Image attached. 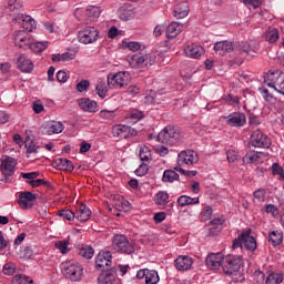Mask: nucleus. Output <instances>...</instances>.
<instances>
[{
  "mask_svg": "<svg viewBox=\"0 0 284 284\" xmlns=\"http://www.w3.org/2000/svg\"><path fill=\"white\" fill-rule=\"evenodd\" d=\"M64 126L63 123L61 122H49L45 126H44V133L52 135V134H61V132H63Z\"/></svg>",
  "mask_w": 284,
  "mask_h": 284,
  "instance_id": "28",
  "label": "nucleus"
},
{
  "mask_svg": "<svg viewBox=\"0 0 284 284\" xmlns=\"http://www.w3.org/2000/svg\"><path fill=\"white\" fill-rule=\"evenodd\" d=\"M267 88H273L275 92L284 95V73L281 71H271L264 77Z\"/></svg>",
  "mask_w": 284,
  "mask_h": 284,
  "instance_id": "5",
  "label": "nucleus"
},
{
  "mask_svg": "<svg viewBox=\"0 0 284 284\" xmlns=\"http://www.w3.org/2000/svg\"><path fill=\"white\" fill-rule=\"evenodd\" d=\"M226 159L229 163H234L239 159V154H236V151L230 150L226 152Z\"/></svg>",
  "mask_w": 284,
  "mask_h": 284,
  "instance_id": "62",
  "label": "nucleus"
},
{
  "mask_svg": "<svg viewBox=\"0 0 284 284\" xmlns=\"http://www.w3.org/2000/svg\"><path fill=\"white\" fill-rule=\"evenodd\" d=\"M130 81H132V77L130 75V72L126 71L108 77V85H112L113 88H124Z\"/></svg>",
  "mask_w": 284,
  "mask_h": 284,
  "instance_id": "9",
  "label": "nucleus"
},
{
  "mask_svg": "<svg viewBox=\"0 0 284 284\" xmlns=\"http://www.w3.org/2000/svg\"><path fill=\"white\" fill-rule=\"evenodd\" d=\"M68 245H70V242L65 240L55 242V247L61 252V254H68L70 252Z\"/></svg>",
  "mask_w": 284,
  "mask_h": 284,
  "instance_id": "48",
  "label": "nucleus"
},
{
  "mask_svg": "<svg viewBox=\"0 0 284 284\" xmlns=\"http://www.w3.org/2000/svg\"><path fill=\"white\" fill-rule=\"evenodd\" d=\"M265 212L266 214H272V216H278V209L274 204H267Z\"/></svg>",
  "mask_w": 284,
  "mask_h": 284,
  "instance_id": "59",
  "label": "nucleus"
},
{
  "mask_svg": "<svg viewBox=\"0 0 284 284\" xmlns=\"http://www.w3.org/2000/svg\"><path fill=\"white\" fill-rule=\"evenodd\" d=\"M155 57L145 53H135L129 58L131 68H148V65H154Z\"/></svg>",
  "mask_w": 284,
  "mask_h": 284,
  "instance_id": "7",
  "label": "nucleus"
},
{
  "mask_svg": "<svg viewBox=\"0 0 284 284\" xmlns=\"http://www.w3.org/2000/svg\"><path fill=\"white\" fill-rule=\"evenodd\" d=\"M158 141L168 145H179L183 141V134L179 128L168 125L158 134Z\"/></svg>",
  "mask_w": 284,
  "mask_h": 284,
  "instance_id": "1",
  "label": "nucleus"
},
{
  "mask_svg": "<svg viewBox=\"0 0 284 284\" xmlns=\"http://www.w3.org/2000/svg\"><path fill=\"white\" fill-rule=\"evenodd\" d=\"M272 174L273 176H278V181H284V170L278 163H273Z\"/></svg>",
  "mask_w": 284,
  "mask_h": 284,
  "instance_id": "44",
  "label": "nucleus"
},
{
  "mask_svg": "<svg viewBox=\"0 0 284 284\" xmlns=\"http://www.w3.org/2000/svg\"><path fill=\"white\" fill-rule=\"evenodd\" d=\"M99 114H100V118L104 119L105 121H112V119H114L115 116L114 111H108V110H101Z\"/></svg>",
  "mask_w": 284,
  "mask_h": 284,
  "instance_id": "55",
  "label": "nucleus"
},
{
  "mask_svg": "<svg viewBox=\"0 0 284 284\" xmlns=\"http://www.w3.org/2000/svg\"><path fill=\"white\" fill-rule=\"evenodd\" d=\"M7 8H8V10H10V12H18L23 8V1L22 0H9Z\"/></svg>",
  "mask_w": 284,
  "mask_h": 284,
  "instance_id": "41",
  "label": "nucleus"
},
{
  "mask_svg": "<svg viewBox=\"0 0 284 284\" xmlns=\"http://www.w3.org/2000/svg\"><path fill=\"white\" fill-rule=\"evenodd\" d=\"M213 49L216 52V54H220L221 57H225L227 52L234 51V44H232V42H229V41H221V42H216Z\"/></svg>",
  "mask_w": 284,
  "mask_h": 284,
  "instance_id": "23",
  "label": "nucleus"
},
{
  "mask_svg": "<svg viewBox=\"0 0 284 284\" xmlns=\"http://www.w3.org/2000/svg\"><path fill=\"white\" fill-rule=\"evenodd\" d=\"M112 265V253L110 251L99 253L95 257V268L104 272L105 267Z\"/></svg>",
  "mask_w": 284,
  "mask_h": 284,
  "instance_id": "14",
  "label": "nucleus"
},
{
  "mask_svg": "<svg viewBox=\"0 0 284 284\" xmlns=\"http://www.w3.org/2000/svg\"><path fill=\"white\" fill-rule=\"evenodd\" d=\"M22 28L24 30H29V32H32V28H37V21H34L30 16H24Z\"/></svg>",
  "mask_w": 284,
  "mask_h": 284,
  "instance_id": "43",
  "label": "nucleus"
},
{
  "mask_svg": "<svg viewBox=\"0 0 284 284\" xmlns=\"http://www.w3.org/2000/svg\"><path fill=\"white\" fill-rule=\"evenodd\" d=\"M278 29L276 28H268L265 32V41H267L268 43H276V41H278Z\"/></svg>",
  "mask_w": 284,
  "mask_h": 284,
  "instance_id": "33",
  "label": "nucleus"
},
{
  "mask_svg": "<svg viewBox=\"0 0 284 284\" xmlns=\"http://www.w3.org/2000/svg\"><path fill=\"white\" fill-rule=\"evenodd\" d=\"M118 210L120 212H130L131 210L130 202L128 200L122 201L121 205H118Z\"/></svg>",
  "mask_w": 284,
  "mask_h": 284,
  "instance_id": "64",
  "label": "nucleus"
},
{
  "mask_svg": "<svg viewBox=\"0 0 284 284\" xmlns=\"http://www.w3.org/2000/svg\"><path fill=\"white\" fill-rule=\"evenodd\" d=\"M245 123H247V118L241 112H234L226 116V124L231 128H243Z\"/></svg>",
  "mask_w": 284,
  "mask_h": 284,
  "instance_id": "16",
  "label": "nucleus"
},
{
  "mask_svg": "<svg viewBox=\"0 0 284 284\" xmlns=\"http://www.w3.org/2000/svg\"><path fill=\"white\" fill-rule=\"evenodd\" d=\"M283 274L282 273H270L266 276L265 284H281L283 283Z\"/></svg>",
  "mask_w": 284,
  "mask_h": 284,
  "instance_id": "36",
  "label": "nucleus"
},
{
  "mask_svg": "<svg viewBox=\"0 0 284 284\" xmlns=\"http://www.w3.org/2000/svg\"><path fill=\"white\" fill-rule=\"evenodd\" d=\"M148 166L146 164H141L136 170H135V174L136 176H145V174H148Z\"/></svg>",
  "mask_w": 284,
  "mask_h": 284,
  "instance_id": "63",
  "label": "nucleus"
},
{
  "mask_svg": "<svg viewBox=\"0 0 284 284\" xmlns=\"http://www.w3.org/2000/svg\"><path fill=\"white\" fill-rule=\"evenodd\" d=\"M97 94L100 99H105V94H108V84L104 81H101L95 87Z\"/></svg>",
  "mask_w": 284,
  "mask_h": 284,
  "instance_id": "46",
  "label": "nucleus"
},
{
  "mask_svg": "<svg viewBox=\"0 0 284 284\" xmlns=\"http://www.w3.org/2000/svg\"><path fill=\"white\" fill-rule=\"evenodd\" d=\"M24 145L27 148V158L28 159H32L34 156H37V154H39V150H41V148L37 144H34V142L30 141V140H26Z\"/></svg>",
  "mask_w": 284,
  "mask_h": 284,
  "instance_id": "31",
  "label": "nucleus"
},
{
  "mask_svg": "<svg viewBox=\"0 0 284 284\" xmlns=\"http://www.w3.org/2000/svg\"><path fill=\"white\" fill-rule=\"evenodd\" d=\"M112 247L120 254H134V242L123 234H115L112 237Z\"/></svg>",
  "mask_w": 284,
  "mask_h": 284,
  "instance_id": "3",
  "label": "nucleus"
},
{
  "mask_svg": "<svg viewBox=\"0 0 284 284\" xmlns=\"http://www.w3.org/2000/svg\"><path fill=\"white\" fill-rule=\"evenodd\" d=\"M14 43L18 45V48L28 50L32 43V37L26 30L17 31L14 34Z\"/></svg>",
  "mask_w": 284,
  "mask_h": 284,
  "instance_id": "15",
  "label": "nucleus"
},
{
  "mask_svg": "<svg viewBox=\"0 0 284 284\" xmlns=\"http://www.w3.org/2000/svg\"><path fill=\"white\" fill-rule=\"evenodd\" d=\"M141 119H143V112L134 109L131 111L130 116H129V121L131 123H138V121H141Z\"/></svg>",
  "mask_w": 284,
  "mask_h": 284,
  "instance_id": "50",
  "label": "nucleus"
},
{
  "mask_svg": "<svg viewBox=\"0 0 284 284\" xmlns=\"http://www.w3.org/2000/svg\"><path fill=\"white\" fill-rule=\"evenodd\" d=\"M34 282L26 275H16L12 280V284H33Z\"/></svg>",
  "mask_w": 284,
  "mask_h": 284,
  "instance_id": "47",
  "label": "nucleus"
},
{
  "mask_svg": "<svg viewBox=\"0 0 284 284\" xmlns=\"http://www.w3.org/2000/svg\"><path fill=\"white\" fill-rule=\"evenodd\" d=\"M45 48H48V42H34V40H31V44L29 45V50L36 53L43 52Z\"/></svg>",
  "mask_w": 284,
  "mask_h": 284,
  "instance_id": "38",
  "label": "nucleus"
},
{
  "mask_svg": "<svg viewBox=\"0 0 284 284\" xmlns=\"http://www.w3.org/2000/svg\"><path fill=\"white\" fill-rule=\"evenodd\" d=\"M78 40L84 45H90V43H97L99 41V29L94 27H85L78 32Z\"/></svg>",
  "mask_w": 284,
  "mask_h": 284,
  "instance_id": "6",
  "label": "nucleus"
},
{
  "mask_svg": "<svg viewBox=\"0 0 284 284\" xmlns=\"http://www.w3.org/2000/svg\"><path fill=\"white\" fill-rule=\"evenodd\" d=\"M223 226H209V236H217L221 234Z\"/></svg>",
  "mask_w": 284,
  "mask_h": 284,
  "instance_id": "60",
  "label": "nucleus"
},
{
  "mask_svg": "<svg viewBox=\"0 0 284 284\" xmlns=\"http://www.w3.org/2000/svg\"><path fill=\"white\" fill-rule=\"evenodd\" d=\"M261 154L262 153H257V152H250L246 153L243 158V163H247V164H252V163H261Z\"/></svg>",
  "mask_w": 284,
  "mask_h": 284,
  "instance_id": "34",
  "label": "nucleus"
},
{
  "mask_svg": "<svg viewBox=\"0 0 284 284\" xmlns=\"http://www.w3.org/2000/svg\"><path fill=\"white\" fill-rule=\"evenodd\" d=\"M2 272L7 276H12V274H14V263L9 262V263L4 264Z\"/></svg>",
  "mask_w": 284,
  "mask_h": 284,
  "instance_id": "56",
  "label": "nucleus"
},
{
  "mask_svg": "<svg viewBox=\"0 0 284 284\" xmlns=\"http://www.w3.org/2000/svg\"><path fill=\"white\" fill-rule=\"evenodd\" d=\"M79 106L81 110H83V112H97L99 110L97 102L88 98L80 99Z\"/></svg>",
  "mask_w": 284,
  "mask_h": 284,
  "instance_id": "26",
  "label": "nucleus"
},
{
  "mask_svg": "<svg viewBox=\"0 0 284 284\" xmlns=\"http://www.w3.org/2000/svg\"><path fill=\"white\" fill-rule=\"evenodd\" d=\"M112 134L118 139H130V136H136L139 132L136 129H132L125 124H116L112 128Z\"/></svg>",
  "mask_w": 284,
  "mask_h": 284,
  "instance_id": "11",
  "label": "nucleus"
},
{
  "mask_svg": "<svg viewBox=\"0 0 284 284\" xmlns=\"http://www.w3.org/2000/svg\"><path fill=\"white\" fill-rule=\"evenodd\" d=\"M62 273L70 281H80L83 276V266L79 262L71 260L61 264Z\"/></svg>",
  "mask_w": 284,
  "mask_h": 284,
  "instance_id": "4",
  "label": "nucleus"
},
{
  "mask_svg": "<svg viewBox=\"0 0 284 284\" xmlns=\"http://www.w3.org/2000/svg\"><path fill=\"white\" fill-rule=\"evenodd\" d=\"M37 200V195L30 191L22 192L19 195L18 204L21 210H28V203H32V201Z\"/></svg>",
  "mask_w": 284,
  "mask_h": 284,
  "instance_id": "25",
  "label": "nucleus"
},
{
  "mask_svg": "<svg viewBox=\"0 0 284 284\" xmlns=\"http://www.w3.org/2000/svg\"><path fill=\"white\" fill-rule=\"evenodd\" d=\"M29 185H31V187H41V185H44L48 187L50 185V182L43 179H38V180L29 181Z\"/></svg>",
  "mask_w": 284,
  "mask_h": 284,
  "instance_id": "54",
  "label": "nucleus"
},
{
  "mask_svg": "<svg viewBox=\"0 0 284 284\" xmlns=\"http://www.w3.org/2000/svg\"><path fill=\"white\" fill-rule=\"evenodd\" d=\"M192 265H194V258L190 255H180L174 260V267L178 272H187L192 270Z\"/></svg>",
  "mask_w": 284,
  "mask_h": 284,
  "instance_id": "13",
  "label": "nucleus"
},
{
  "mask_svg": "<svg viewBox=\"0 0 284 284\" xmlns=\"http://www.w3.org/2000/svg\"><path fill=\"white\" fill-rule=\"evenodd\" d=\"M163 183H174V181H179V173L174 170H165L162 176Z\"/></svg>",
  "mask_w": 284,
  "mask_h": 284,
  "instance_id": "35",
  "label": "nucleus"
},
{
  "mask_svg": "<svg viewBox=\"0 0 284 284\" xmlns=\"http://www.w3.org/2000/svg\"><path fill=\"white\" fill-rule=\"evenodd\" d=\"M90 216H92V211L88 205L81 203L75 211V219L80 221V223H85L90 221Z\"/></svg>",
  "mask_w": 284,
  "mask_h": 284,
  "instance_id": "19",
  "label": "nucleus"
},
{
  "mask_svg": "<svg viewBox=\"0 0 284 284\" xmlns=\"http://www.w3.org/2000/svg\"><path fill=\"white\" fill-rule=\"evenodd\" d=\"M181 32H183V24L179 22H171L166 28L168 39H176V36Z\"/></svg>",
  "mask_w": 284,
  "mask_h": 284,
  "instance_id": "27",
  "label": "nucleus"
},
{
  "mask_svg": "<svg viewBox=\"0 0 284 284\" xmlns=\"http://www.w3.org/2000/svg\"><path fill=\"white\" fill-rule=\"evenodd\" d=\"M17 68L21 70V72H31L34 70V64L30 59L26 58L24 54H20L17 58Z\"/></svg>",
  "mask_w": 284,
  "mask_h": 284,
  "instance_id": "20",
  "label": "nucleus"
},
{
  "mask_svg": "<svg viewBox=\"0 0 284 284\" xmlns=\"http://www.w3.org/2000/svg\"><path fill=\"white\" fill-rule=\"evenodd\" d=\"M159 281H160L159 272H156L154 270H149L146 273L145 283L146 284H156V283H159Z\"/></svg>",
  "mask_w": 284,
  "mask_h": 284,
  "instance_id": "40",
  "label": "nucleus"
},
{
  "mask_svg": "<svg viewBox=\"0 0 284 284\" xmlns=\"http://www.w3.org/2000/svg\"><path fill=\"white\" fill-rule=\"evenodd\" d=\"M245 235L242 233L237 239L233 240L232 250H243Z\"/></svg>",
  "mask_w": 284,
  "mask_h": 284,
  "instance_id": "51",
  "label": "nucleus"
},
{
  "mask_svg": "<svg viewBox=\"0 0 284 284\" xmlns=\"http://www.w3.org/2000/svg\"><path fill=\"white\" fill-rule=\"evenodd\" d=\"M154 201L158 205H166L168 201H170V194L165 191H159L154 196Z\"/></svg>",
  "mask_w": 284,
  "mask_h": 284,
  "instance_id": "37",
  "label": "nucleus"
},
{
  "mask_svg": "<svg viewBox=\"0 0 284 284\" xmlns=\"http://www.w3.org/2000/svg\"><path fill=\"white\" fill-rule=\"evenodd\" d=\"M266 195L267 191L265 189H258L253 193L254 199H256L260 203H263L265 201Z\"/></svg>",
  "mask_w": 284,
  "mask_h": 284,
  "instance_id": "52",
  "label": "nucleus"
},
{
  "mask_svg": "<svg viewBox=\"0 0 284 284\" xmlns=\"http://www.w3.org/2000/svg\"><path fill=\"white\" fill-rule=\"evenodd\" d=\"M223 254L221 253H211L206 256V267L209 270H220L223 267Z\"/></svg>",
  "mask_w": 284,
  "mask_h": 284,
  "instance_id": "18",
  "label": "nucleus"
},
{
  "mask_svg": "<svg viewBox=\"0 0 284 284\" xmlns=\"http://www.w3.org/2000/svg\"><path fill=\"white\" fill-rule=\"evenodd\" d=\"M250 143L253 148H264L267 149L272 145V140L263 133L261 130H255L251 134Z\"/></svg>",
  "mask_w": 284,
  "mask_h": 284,
  "instance_id": "8",
  "label": "nucleus"
},
{
  "mask_svg": "<svg viewBox=\"0 0 284 284\" xmlns=\"http://www.w3.org/2000/svg\"><path fill=\"white\" fill-rule=\"evenodd\" d=\"M92 150V144L82 141L80 144V154H85L87 152H90Z\"/></svg>",
  "mask_w": 284,
  "mask_h": 284,
  "instance_id": "61",
  "label": "nucleus"
},
{
  "mask_svg": "<svg viewBox=\"0 0 284 284\" xmlns=\"http://www.w3.org/2000/svg\"><path fill=\"white\" fill-rule=\"evenodd\" d=\"M139 156H140L141 161H143V162L152 161V152L150 151V148L142 146L140 149Z\"/></svg>",
  "mask_w": 284,
  "mask_h": 284,
  "instance_id": "45",
  "label": "nucleus"
},
{
  "mask_svg": "<svg viewBox=\"0 0 284 284\" xmlns=\"http://www.w3.org/2000/svg\"><path fill=\"white\" fill-rule=\"evenodd\" d=\"M268 241L274 245V247H276V245H281V243H283V232L280 230L270 232Z\"/></svg>",
  "mask_w": 284,
  "mask_h": 284,
  "instance_id": "32",
  "label": "nucleus"
},
{
  "mask_svg": "<svg viewBox=\"0 0 284 284\" xmlns=\"http://www.w3.org/2000/svg\"><path fill=\"white\" fill-rule=\"evenodd\" d=\"M194 163H199V155L195 151L187 150L182 151L178 155V165L185 166V165H194Z\"/></svg>",
  "mask_w": 284,
  "mask_h": 284,
  "instance_id": "12",
  "label": "nucleus"
},
{
  "mask_svg": "<svg viewBox=\"0 0 284 284\" xmlns=\"http://www.w3.org/2000/svg\"><path fill=\"white\" fill-rule=\"evenodd\" d=\"M116 267H111L105 271H102V273L98 277L99 284H114L116 282Z\"/></svg>",
  "mask_w": 284,
  "mask_h": 284,
  "instance_id": "17",
  "label": "nucleus"
},
{
  "mask_svg": "<svg viewBox=\"0 0 284 284\" xmlns=\"http://www.w3.org/2000/svg\"><path fill=\"white\" fill-rule=\"evenodd\" d=\"M53 168L57 170H65V172H74V164L72 161L63 158H58L52 162Z\"/></svg>",
  "mask_w": 284,
  "mask_h": 284,
  "instance_id": "24",
  "label": "nucleus"
},
{
  "mask_svg": "<svg viewBox=\"0 0 284 284\" xmlns=\"http://www.w3.org/2000/svg\"><path fill=\"white\" fill-rule=\"evenodd\" d=\"M79 256H82V258L90 260L92 256H94V248L91 246H82L78 250Z\"/></svg>",
  "mask_w": 284,
  "mask_h": 284,
  "instance_id": "39",
  "label": "nucleus"
},
{
  "mask_svg": "<svg viewBox=\"0 0 284 284\" xmlns=\"http://www.w3.org/2000/svg\"><path fill=\"white\" fill-rule=\"evenodd\" d=\"M87 17L94 21V19H99L101 17V9L99 7H89L87 8Z\"/></svg>",
  "mask_w": 284,
  "mask_h": 284,
  "instance_id": "42",
  "label": "nucleus"
},
{
  "mask_svg": "<svg viewBox=\"0 0 284 284\" xmlns=\"http://www.w3.org/2000/svg\"><path fill=\"white\" fill-rule=\"evenodd\" d=\"M59 216L65 219L67 221H74L77 219V213L71 210H61L59 211Z\"/></svg>",
  "mask_w": 284,
  "mask_h": 284,
  "instance_id": "49",
  "label": "nucleus"
},
{
  "mask_svg": "<svg viewBox=\"0 0 284 284\" xmlns=\"http://www.w3.org/2000/svg\"><path fill=\"white\" fill-rule=\"evenodd\" d=\"M243 267V258L241 255H226L222 261V270L229 276H237Z\"/></svg>",
  "mask_w": 284,
  "mask_h": 284,
  "instance_id": "2",
  "label": "nucleus"
},
{
  "mask_svg": "<svg viewBox=\"0 0 284 284\" xmlns=\"http://www.w3.org/2000/svg\"><path fill=\"white\" fill-rule=\"evenodd\" d=\"M244 6H251V8H261L262 0H242Z\"/></svg>",
  "mask_w": 284,
  "mask_h": 284,
  "instance_id": "57",
  "label": "nucleus"
},
{
  "mask_svg": "<svg viewBox=\"0 0 284 284\" xmlns=\"http://www.w3.org/2000/svg\"><path fill=\"white\" fill-rule=\"evenodd\" d=\"M190 14V6L187 1L180 2L175 4L173 9V16L175 19H185Z\"/></svg>",
  "mask_w": 284,
  "mask_h": 284,
  "instance_id": "21",
  "label": "nucleus"
},
{
  "mask_svg": "<svg viewBox=\"0 0 284 284\" xmlns=\"http://www.w3.org/2000/svg\"><path fill=\"white\" fill-rule=\"evenodd\" d=\"M0 170L6 179L12 176L17 172V159L8 155L1 158Z\"/></svg>",
  "mask_w": 284,
  "mask_h": 284,
  "instance_id": "10",
  "label": "nucleus"
},
{
  "mask_svg": "<svg viewBox=\"0 0 284 284\" xmlns=\"http://www.w3.org/2000/svg\"><path fill=\"white\" fill-rule=\"evenodd\" d=\"M184 52L191 59H199L205 54V49L199 44H190L184 49Z\"/></svg>",
  "mask_w": 284,
  "mask_h": 284,
  "instance_id": "22",
  "label": "nucleus"
},
{
  "mask_svg": "<svg viewBox=\"0 0 284 284\" xmlns=\"http://www.w3.org/2000/svg\"><path fill=\"white\" fill-rule=\"evenodd\" d=\"M244 235V247L248 251V252H256V239H254V236L250 235V231H246L243 233Z\"/></svg>",
  "mask_w": 284,
  "mask_h": 284,
  "instance_id": "29",
  "label": "nucleus"
},
{
  "mask_svg": "<svg viewBox=\"0 0 284 284\" xmlns=\"http://www.w3.org/2000/svg\"><path fill=\"white\" fill-rule=\"evenodd\" d=\"M78 92H88L90 90V81L89 80H82L77 84Z\"/></svg>",
  "mask_w": 284,
  "mask_h": 284,
  "instance_id": "53",
  "label": "nucleus"
},
{
  "mask_svg": "<svg viewBox=\"0 0 284 284\" xmlns=\"http://www.w3.org/2000/svg\"><path fill=\"white\" fill-rule=\"evenodd\" d=\"M199 197H192L190 195H181L178 197V205L180 207H187V205H199Z\"/></svg>",
  "mask_w": 284,
  "mask_h": 284,
  "instance_id": "30",
  "label": "nucleus"
},
{
  "mask_svg": "<svg viewBox=\"0 0 284 284\" xmlns=\"http://www.w3.org/2000/svg\"><path fill=\"white\" fill-rule=\"evenodd\" d=\"M201 216H202L203 221H207L209 219H211L212 217V206H205L201 212Z\"/></svg>",
  "mask_w": 284,
  "mask_h": 284,
  "instance_id": "58",
  "label": "nucleus"
}]
</instances>
